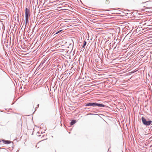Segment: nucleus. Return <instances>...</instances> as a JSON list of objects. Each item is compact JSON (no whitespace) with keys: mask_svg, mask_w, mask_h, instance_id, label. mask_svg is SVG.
Masks as SVG:
<instances>
[{"mask_svg":"<svg viewBox=\"0 0 152 152\" xmlns=\"http://www.w3.org/2000/svg\"><path fill=\"white\" fill-rule=\"evenodd\" d=\"M30 16L29 10L26 8L25 10L26 25L28 23Z\"/></svg>","mask_w":152,"mask_h":152,"instance_id":"nucleus-1","label":"nucleus"},{"mask_svg":"<svg viewBox=\"0 0 152 152\" xmlns=\"http://www.w3.org/2000/svg\"><path fill=\"white\" fill-rule=\"evenodd\" d=\"M142 122L143 124L145 125L146 126H149L152 123V121L151 120L147 121L146 119L143 117H142Z\"/></svg>","mask_w":152,"mask_h":152,"instance_id":"nucleus-2","label":"nucleus"},{"mask_svg":"<svg viewBox=\"0 0 152 152\" xmlns=\"http://www.w3.org/2000/svg\"><path fill=\"white\" fill-rule=\"evenodd\" d=\"M85 105L86 106L95 107L96 106V103H90L87 104Z\"/></svg>","mask_w":152,"mask_h":152,"instance_id":"nucleus-3","label":"nucleus"},{"mask_svg":"<svg viewBox=\"0 0 152 152\" xmlns=\"http://www.w3.org/2000/svg\"><path fill=\"white\" fill-rule=\"evenodd\" d=\"M96 106H98L100 107H104L106 106L105 105L98 103H96Z\"/></svg>","mask_w":152,"mask_h":152,"instance_id":"nucleus-4","label":"nucleus"},{"mask_svg":"<svg viewBox=\"0 0 152 152\" xmlns=\"http://www.w3.org/2000/svg\"><path fill=\"white\" fill-rule=\"evenodd\" d=\"M5 144H9L11 142L10 141H8L7 140H4L3 142Z\"/></svg>","mask_w":152,"mask_h":152,"instance_id":"nucleus-5","label":"nucleus"},{"mask_svg":"<svg viewBox=\"0 0 152 152\" xmlns=\"http://www.w3.org/2000/svg\"><path fill=\"white\" fill-rule=\"evenodd\" d=\"M76 123V121L75 120H72V121L71 122L70 124L71 125H72L75 124Z\"/></svg>","mask_w":152,"mask_h":152,"instance_id":"nucleus-6","label":"nucleus"},{"mask_svg":"<svg viewBox=\"0 0 152 152\" xmlns=\"http://www.w3.org/2000/svg\"><path fill=\"white\" fill-rule=\"evenodd\" d=\"M86 42L84 41V44H83V47H84V46H86Z\"/></svg>","mask_w":152,"mask_h":152,"instance_id":"nucleus-7","label":"nucleus"},{"mask_svg":"<svg viewBox=\"0 0 152 152\" xmlns=\"http://www.w3.org/2000/svg\"><path fill=\"white\" fill-rule=\"evenodd\" d=\"M62 30H60L58 31V32H57L56 33V34H58V33H60V32H61V31H62Z\"/></svg>","mask_w":152,"mask_h":152,"instance_id":"nucleus-8","label":"nucleus"},{"mask_svg":"<svg viewBox=\"0 0 152 152\" xmlns=\"http://www.w3.org/2000/svg\"><path fill=\"white\" fill-rule=\"evenodd\" d=\"M39 104H38V105H37V107H39Z\"/></svg>","mask_w":152,"mask_h":152,"instance_id":"nucleus-9","label":"nucleus"}]
</instances>
